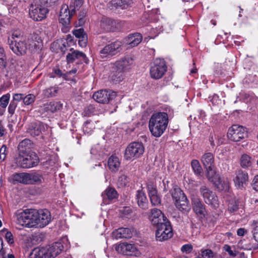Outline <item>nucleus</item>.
<instances>
[{
	"instance_id": "47",
	"label": "nucleus",
	"mask_w": 258,
	"mask_h": 258,
	"mask_svg": "<svg viewBox=\"0 0 258 258\" xmlns=\"http://www.w3.org/2000/svg\"><path fill=\"white\" fill-rule=\"evenodd\" d=\"M128 182L127 177L124 174L121 175L118 179V184L120 187L125 186Z\"/></svg>"
},
{
	"instance_id": "2",
	"label": "nucleus",
	"mask_w": 258,
	"mask_h": 258,
	"mask_svg": "<svg viewBox=\"0 0 258 258\" xmlns=\"http://www.w3.org/2000/svg\"><path fill=\"white\" fill-rule=\"evenodd\" d=\"M168 124L167 113L159 112L153 113L149 121V128L151 134L158 138L162 135Z\"/></svg>"
},
{
	"instance_id": "57",
	"label": "nucleus",
	"mask_w": 258,
	"mask_h": 258,
	"mask_svg": "<svg viewBox=\"0 0 258 258\" xmlns=\"http://www.w3.org/2000/svg\"><path fill=\"white\" fill-rule=\"evenodd\" d=\"M5 237L9 244H12L14 243V237L12 233L11 232L7 231L6 233L5 234Z\"/></svg>"
},
{
	"instance_id": "46",
	"label": "nucleus",
	"mask_w": 258,
	"mask_h": 258,
	"mask_svg": "<svg viewBox=\"0 0 258 258\" xmlns=\"http://www.w3.org/2000/svg\"><path fill=\"white\" fill-rule=\"evenodd\" d=\"M87 14V11L85 9L81 10L78 15L79 25L80 26L83 25L85 23L84 18Z\"/></svg>"
},
{
	"instance_id": "36",
	"label": "nucleus",
	"mask_w": 258,
	"mask_h": 258,
	"mask_svg": "<svg viewBox=\"0 0 258 258\" xmlns=\"http://www.w3.org/2000/svg\"><path fill=\"white\" fill-rule=\"evenodd\" d=\"M132 2L130 0H112L111 5L115 8H121L122 9L127 8L131 6Z\"/></svg>"
},
{
	"instance_id": "55",
	"label": "nucleus",
	"mask_w": 258,
	"mask_h": 258,
	"mask_svg": "<svg viewBox=\"0 0 258 258\" xmlns=\"http://www.w3.org/2000/svg\"><path fill=\"white\" fill-rule=\"evenodd\" d=\"M57 0H39V3L43 6L48 7L51 6Z\"/></svg>"
},
{
	"instance_id": "29",
	"label": "nucleus",
	"mask_w": 258,
	"mask_h": 258,
	"mask_svg": "<svg viewBox=\"0 0 258 258\" xmlns=\"http://www.w3.org/2000/svg\"><path fill=\"white\" fill-rule=\"evenodd\" d=\"M192 208L196 214L198 215H204L206 209L204 205L198 198H194L192 200Z\"/></svg>"
},
{
	"instance_id": "5",
	"label": "nucleus",
	"mask_w": 258,
	"mask_h": 258,
	"mask_svg": "<svg viewBox=\"0 0 258 258\" xmlns=\"http://www.w3.org/2000/svg\"><path fill=\"white\" fill-rule=\"evenodd\" d=\"M35 209H26L19 212L16 215L17 223L27 228L35 227Z\"/></svg>"
},
{
	"instance_id": "7",
	"label": "nucleus",
	"mask_w": 258,
	"mask_h": 258,
	"mask_svg": "<svg viewBox=\"0 0 258 258\" xmlns=\"http://www.w3.org/2000/svg\"><path fill=\"white\" fill-rule=\"evenodd\" d=\"M122 43L119 41L111 42L100 48L98 51L99 57L104 60H107L116 55L121 50Z\"/></svg>"
},
{
	"instance_id": "52",
	"label": "nucleus",
	"mask_w": 258,
	"mask_h": 258,
	"mask_svg": "<svg viewBox=\"0 0 258 258\" xmlns=\"http://www.w3.org/2000/svg\"><path fill=\"white\" fill-rule=\"evenodd\" d=\"M193 246L191 244H186L182 246L181 251L183 253L188 254L191 252Z\"/></svg>"
},
{
	"instance_id": "13",
	"label": "nucleus",
	"mask_w": 258,
	"mask_h": 258,
	"mask_svg": "<svg viewBox=\"0 0 258 258\" xmlns=\"http://www.w3.org/2000/svg\"><path fill=\"white\" fill-rule=\"evenodd\" d=\"M200 192L205 202L214 208L219 206V200L215 193L211 190L206 185H202L200 188Z\"/></svg>"
},
{
	"instance_id": "25",
	"label": "nucleus",
	"mask_w": 258,
	"mask_h": 258,
	"mask_svg": "<svg viewBox=\"0 0 258 258\" xmlns=\"http://www.w3.org/2000/svg\"><path fill=\"white\" fill-rule=\"evenodd\" d=\"M136 197L138 206L143 210H147L148 208L149 203L145 193L142 190H138L137 191Z\"/></svg>"
},
{
	"instance_id": "40",
	"label": "nucleus",
	"mask_w": 258,
	"mask_h": 258,
	"mask_svg": "<svg viewBox=\"0 0 258 258\" xmlns=\"http://www.w3.org/2000/svg\"><path fill=\"white\" fill-rule=\"evenodd\" d=\"M30 184H35L41 182L42 175L37 173H29Z\"/></svg>"
},
{
	"instance_id": "21",
	"label": "nucleus",
	"mask_w": 258,
	"mask_h": 258,
	"mask_svg": "<svg viewBox=\"0 0 258 258\" xmlns=\"http://www.w3.org/2000/svg\"><path fill=\"white\" fill-rule=\"evenodd\" d=\"M135 234L133 228H119L112 232V236L116 239L130 238Z\"/></svg>"
},
{
	"instance_id": "15",
	"label": "nucleus",
	"mask_w": 258,
	"mask_h": 258,
	"mask_svg": "<svg viewBox=\"0 0 258 258\" xmlns=\"http://www.w3.org/2000/svg\"><path fill=\"white\" fill-rule=\"evenodd\" d=\"M8 43L11 49L17 55H23L26 53L28 45L25 40L9 39Z\"/></svg>"
},
{
	"instance_id": "12",
	"label": "nucleus",
	"mask_w": 258,
	"mask_h": 258,
	"mask_svg": "<svg viewBox=\"0 0 258 258\" xmlns=\"http://www.w3.org/2000/svg\"><path fill=\"white\" fill-rule=\"evenodd\" d=\"M49 11L48 8L43 6L40 3L31 4L29 7V15L34 20L40 21L45 19Z\"/></svg>"
},
{
	"instance_id": "39",
	"label": "nucleus",
	"mask_w": 258,
	"mask_h": 258,
	"mask_svg": "<svg viewBox=\"0 0 258 258\" xmlns=\"http://www.w3.org/2000/svg\"><path fill=\"white\" fill-rule=\"evenodd\" d=\"M191 166L195 173L197 175H200L202 171V168L199 161L195 159L192 160L191 162Z\"/></svg>"
},
{
	"instance_id": "64",
	"label": "nucleus",
	"mask_w": 258,
	"mask_h": 258,
	"mask_svg": "<svg viewBox=\"0 0 258 258\" xmlns=\"http://www.w3.org/2000/svg\"><path fill=\"white\" fill-rule=\"evenodd\" d=\"M217 141H216V146H219L221 144H222L224 142V138L222 137H219L218 136L217 137Z\"/></svg>"
},
{
	"instance_id": "38",
	"label": "nucleus",
	"mask_w": 258,
	"mask_h": 258,
	"mask_svg": "<svg viewBox=\"0 0 258 258\" xmlns=\"http://www.w3.org/2000/svg\"><path fill=\"white\" fill-rule=\"evenodd\" d=\"M240 164L243 168H248L251 167L252 165L251 157L247 154H243L240 159Z\"/></svg>"
},
{
	"instance_id": "6",
	"label": "nucleus",
	"mask_w": 258,
	"mask_h": 258,
	"mask_svg": "<svg viewBox=\"0 0 258 258\" xmlns=\"http://www.w3.org/2000/svg\"><path fill=\"white\" fill-rule=\"evenodd\" d=\"M170 193L176 207L181 211L187 212L189 210L188 201L186 196L181 189L175 185Z\"/></svg>"
},
{
	"instance_id": "19",
	"label": "nucleus",
	"mask_w": 258,
	"mask_h": 258,
	"mask_svg": "<svg viewBox=\"0 0 258 258\" xmlns=\"http://www.w3.org/2000/svg\"><path fill=\"white\" fill-rule=\"evenodd\" d=\"M47 126L40 121L31 122L27 128V133L32 136H38L45 131Z\"/></svg>"
},
{
	"instance_id": "34",
	"label": "nucleus",
	"mask_w": 258,
	"mask_h": 258,
	"mask_svg": "<svg viewBox=\"0 0 258 258\" xmlns=\"http://www.w3.org/2000/svg\"><path fill=\"white\" fill-rule=\"evenodd\" d=\"M205 169L206 170V176L208 180L214 184L218 179L220 176L214 169V167Z\"/></svg>"
},
{
	"instance_id": "33",
	"label": "nucleus",
	"mask_w": 258,
	"mask_h": 258,
	"mask_svg": "<svg viewBox=\"0 0 258 258\" xmlns=\"http://www.w3.org/2000/svg\"><path fill=\"white\" fill-rule=\"evenodd\" d=\"M219 190L227 191L229 189V182L227 178L219 177L213 184Z\"/></svg>"
},
{
	"instance_id": "9",
	"label": "nucleus",
	"mask_w": 258,
	"mask_h": 258,
	"mask_svg": "<svg viewBox=\"0 0 258 258\" xmlns=\"http://www.w3.org/2000/svg\"><path fill=\"white\" fill-rule=\"evenodd\" d=\"M167 66L163 59L156 58L151 63L150 68V76L154 79L161 78L167 71Z\"/></svg>"
},
{
	"instance_id": "49",
	"label": "nucleus",
	"mask_w": 258,
	"mask_h": 258,
	"mask_svg": "<svg viewBox=\"0 0 258 258\" xmlns=\"http://www.w3.org/2000/svg\"><path fill=\"white\" fill-rule=\"evenodd\" d=\"M150 200L151 204L154 206H158L161 204V199L158 195L150 198Z\"/></svg>"
},
{
	"instance_id": "23",
	"label": "nucleus",
	"mask_w": 258,
	"mask_h": 258,
	"mask_svg": "<svg viewBox=\"0 0 258 258\" xmlns=\"http://www.w3.org/2000/svg\"><path fill=\"white\" fill-rule=\"evenodd\" d=\"M235 185L239 188H241L246 185L248 182V175L247 172L239 170L236 173V177L234 179Z\"/></svg>"
},
{
	"instance_id": "48",
	"label": "nucleus",
	"mask_w": 258,
	"mask_h": 258,
	"mask_svg": "<svg viewBox=\"0 0 258 258\" xmlns=\"http://www.w3.org/2000/svg\"><path fill=\"white\" fill-rule=\"evenodd\" d=\"M94 111V108L92 105H89L86 107L84 111L82 112V116L83 117L89 116L92 114Z\"/></svg>"
},
{
	"instance_id": "18",
	"label": "nucleus",
	"mask_w": 258,
	"mask_h": 258,
	"mask_svg": "<svg viewBox=\"0 0 258 258\" xmlns=\"http://www.w3.org/2000/svg\"><path fill=\"white\" fill-rule=\"evenodd\" d=\"M116 250L125 255L137 256L139 253L136 246L133 244L122 243L115 248Z\"/></svg>"
},
{
	"instance_id": "22",
	"label": "nucleus",
	"mask_w": 258,
	"mask_h": 258,
	"mask_svg": "<svg viewBox=\"0 0 258 258\" xmlns=\"http://www.w3.org/2000/svg\"><path fill=\"white\" fill-rule=\"evenodd\" d=\"M71 52L69 53L66 56L67 61L68 63H72L76 59H80L81 61L88 63L89 59L86 55L83 52L77 50H74L73 48H70Z\"/></svg>"
},
{
	"instance_id": "8",
	"label": "nucleus",
	"mask_w": 258,
	"mask_h": 258,
	"mask_svg": "<svg viewBox=\"0 0 258 258\" xmlns=\"http://www.w3.org/2000/svg\"><path fill=\"white\" fill-rule=\"evenodd\" d=\"M145 148L141 142H133L126 148L124 158L126 160H134L139 158L144 152Z\"/></svg>"
},
{
	"instance_id": "24",
	"label": "nucleus",
	"mask_w": 258,
	"mask_h": 258,
	"mask_svg": "<svg viewBox=\"0 0 258 258\" xmlns=\"http://www.w3.org/2000/svg\"><path fill=\"white\" fill-rule=\"evenodd\" d=\"M62 104L60 102H50L41 106L43 112H54L61 109Z\"/></svg>"
},
{
	"instance_id": "1",
	"label": "nucleus",
	"mask_w": 258,
	"mask_h": 258,
	"mask_svg": "<svg viewBox=\"0 0 258 258\" xmlns=\"http://www.w3.org/2000/svg\"><path fill=\"white\" fill-rule=\"evenodd\" d=\"M83 0H71L70 7L66 4L61 6L59 17V21L61 24L62 31L63 32L69 31L70 28L71 19L83 5Z\"/></svg>"
},
{
	"instance_id": "59",
	"label": "nucleus",
	"mask_w": 258,
	"mask_h": 258,
	"mask_svg": "<svg viewBox=\"0 0 258 258\" xmlns=\"http://www.w3.org/2000/svg\"><path fill=\"white\" fill-rule=\"evenodd\" d=\"M23 98H24V94H15L14 95H13V99L12 100V101H15V102H17L23 100Z\"/></svg>"
},
{
	"instance_id": "31",
	"label": "nucleus",
	"mask_w": 258,
	"mask_h": 258,
	"mask_svg": "<svg viewBox=\"0 0 258 258\" xmlns=\"http://www.w3.org/2000/svg\"><path fill=\"white\" fill-rule=\"evenodd\" d=\"M142 36L140 33L130 35L127 39L126 43L130 47H133L138 45L142 41Z\"/></svg>"
},
{
	"instance_id": "63",
	"label": "nucleus",
	"mask_w": 258,
	"mask_h": 258,
	"mask_svg": "<svg viewBox=\"0 0 258 258\" xmlns=\"http://www.w3.org/2000/svg\"><path fill=\"white\" fill-rule=\"evenodd\" d=\"M253 188L258 191V174L256 175L253 179Z\"/></svg>"
},
{
	"instance_id": "16",
	"label": "nucleus",
	"mask_w": 258,
	"mask_h": 258,
	"mask_svg": "<svg viewBox=\"0 0 258 258\" xmlns=\"http://www.w3.org/2000/svg\"><path fill=\"white\" fill-rule=\"evenodd\" d=\"M35 215V227L36 228L44 227L48 225L50 221V213L46 209L36 210Z\"/></svg>"
},
{
	"instance_id": "32",
	"label": "nucleus",
	"mask_w": 258,
	"mask_h": 258,
	"mask_svg": "<svg viewBox=\"0 0 258 258\" xmlns=\"http://www.w3.org/2000/svg\"><path fill=\"white\" fill-rule=\"evenodd\" d=\"M13 179L15 181L23 184H30L29 173L22 172L19 173H15L13 176Z\"/></svg>"
},
{
	"instance_id": "11",
	"label": "nucleus",
	"mask_w": 258,
	"mask_h": 258,
	"mask_svg": "<svg viewBox=\"0 0 258 258\" xmlns=\"http://www.w3.org/2000/svg\"><path fill=\"white\" fill-rule=\"evenodd\" d=\"M156 227L157 228L156 237L157 240L162 241L172 237V229L168 220Z\"/></svg>"
},
{
	"instance_id": "60",
	"label": "nucleus",
	"mask_w": 258,
	"mask_h": 258,
	"mask_svg": "<svg viewBox=\"0 0 258 258\" xmlns=\"http://www.w3.org/2000/svg\"><path fill=\"white\" fill-rule=\"evenodd\" d=\"M87 36L83 37L82 38L79 39V40H78L79 45L82 47L86 46V45L87 44Z\"/></svg>"
},
{
	"instance_id": "20",
	"label": "nucleus",
	"mask_w": 258,
	"mask_h": 258,
	"mask_svg": "<svg viewBox=\"0 0 258 258\" xmlns=\"http://www.w3.org/2000/svg\"><path fill=\"white\" fill-rule=\"evenodd\" d=\"M150 213V219L153 225L155 226L167 221L166 217L159 209L154 208L151 210Z\"/></svg>"
},
{
	"instance_id": "30",
	"label": "nucleus",
	"mask_w": 258,
	"mask_h": 258,
	"mask_svg": "<svg viewBox=\"0 0 258 258\" xmlns=\"http://www.w3.org/2000/svg\"><path fill=\"white\" fill-rule=\"evenodd\" d=\"M33 147V143L29 139H24L21 141L18 145V149L19 153L25 152H31L29 150Z\"/></svg>"
},
{
	"instance_id": "62",
	"label": "nucleus",
	"mask_w": 258,
	"mask_h": 258,
	"mask_svg": "<svg viewBox=\"0 0 258 258\" xmlns=\"http://www.w3.org/2000/svg\"><path fill=\"white\" fill-rule=\"evenodd\" d=\"M253 237L255 240L258 242V226H255L252 231Z\"/></svg>"
},
{
	"instance_id": "14",
	"label": "nucleus",
	"mask_w": 258,
	"mask_h": 258,
	"mask_svg": "<svg viewBox=\"0 0 258 258\" xmlns=\"http://www.w3.org/2000/svg\"><path fill=\"white\" fill-rule=\"evenodd\" d=\"M134 63L133 59L130 57H124L116 60L112 64V69L116 72L120 73L129 70Z\"/></svg>"
},
{
	"instance_id": "53",
	"label": "nucleus",
	"mask_w": 258,
	"mask_h": 258,
	"mask_svg": "<svg viewBox=\"0 0 258 258\" xmlns=\"http://www.w3.org/2000/svg\"><path fill=\"white\" fill-rule=\"evenodd\" d=\"M7 153V146L3 145L0 149V159L2 161H4L6 159Z\"/></svg>"
},
{
	"instance_id": "50",
	"label": "nucleus",
	"mask_w": 258,
	"mask_h": 258,
	"mask_svg": "<svg viewBox=\"0 0 258 258\" xmlns=\"http://www.w3.org/2000/svg\"><path fill=\"white\" fill-rule=\"evenodd\" d=\"M18 103L15 101H11L8 107V112L11 115H13L15 112V110L17 107Z\"/></svg>"
},
{
	"instance_id": "43",
	"label": "nucleus",
	"mask_w": 258,
	"mask_h": 258,
	"mask_svg": "<svg viewBox=\"0 0 258 258\" xmlns=\"http://www.w3.org/2000/svg\"><path fill=\"white\" fill-rule=\"evenodd\" d=\"M10 98V95L9 93L3 95L0 98V106L2 108H6Z\"/></svg>"
},
{
	"instance_id": "41",
	"label": "nucleus",
	"mask_w": 258,
	"mask_h": 258,
	"mask_svg": "<svg viewBox=\"0 0 258 258\" xmlns=\"http://www.w3.org/2000/svg\"><path fill=\"white\" fill-rule=\"evenodd\" d=\"M94 128V125L93 123H91V121L87 120L84 123L83 130L85 134H90Z\"/></svg>"
},
{
	"instance_id": "27",
	"label": "nucleus",
	"mask_w": 258,
	"mask_h": 258,
	"mask_svg": "<svg viewBox=\"0 0 258 258\" xmlns=\"http://www.w3.org/2000/svg\"><path fill=\"white\" fill-rule=\"evenodd\" d=\"M242 202L239 199L233 198L229 200L227 210L229 212L232 213L237 212L239 209L242 208Z\"/></svg>"
},
{
	"instance_id": "37",
	"label": "nucleus",
	"mask_w": 258,
	"mask_h": 258,
	"mask_svg": "<svg viewBox=\"0 0 258 258\" xmlns=\"http://www.w3.org/2000/svg\"><path fill=\"white\" fill-rule=\"evenodd\" d=\"M59 87L57 86H52L44 89L43 94L46 97H53L57 95Z\"/></svg>"
},
{
	"instance_id": "56",
	"label": "nucleus",
	"mask_w": 258,
	"mask_h": 258,
	"mask_svg": "<svg viewBox=\"0 0 258 258\" xmlns=\"http://www.w3.org/2000/svg\"><path fill=\"white\" fill-rule=\"evenodd\" d=\"M201 253L203 257L207 258H213L214 257V253L211 249H207L202 250Z\"/></svg>"
},
{
	"instance_id": "26",
	"label": "nucleus",
	"mask_w": 258,
	"mask_h": 258,
	"mask_svg": "<svg viewBox=\"0 0 258 258\" xmlns=\"http://www.w3.org/2000/svg\"><path fill=\"white\" fill-rule=\"evenodd\" d=\"M120 160L116 156L112 155L108 159L107 167L113 173L117 172L120 167Z\"/></svg>"
},
{
	"instance_id": "45",
	"label": "nucleus",
	"mask_w": 258,
	"mask_h": 258,
	"mask_svg": "<svg viewBox=\"0 0 258 258\" xmlns=\"http://www.w3.org/2000/svg\"><path fill=\"white\" fill-rule=\"evenodd\" d=\"M19 4V1H15L13 3H10V7L8 8L10 13L15 14L18 11V4Z\"/></svg>"
},
{
	"instance_id": "28",
	"label": "nucleus",
	"mask_w": 258,
	"mask_h": 258,
	"mask_svg": "<svg viewBox=\"0 0 258 258\" xmlns=\"http://www.w3.org/2000/svg\"><path fill=\"white\" fill-rule=\"evenodd\" d=\"M201 160L205 169L214 166V157L210 152L206 153L203 155Z\"/></svg>"
},
{
	"instance_id": "44",
	"label": "nucleus",
	"mask_w": 258,
	"mask_h": 258,
	"mask_svg": "<svg viewBox=\"0 0 258 258\" xmlns=\"http://www.w3.org/2000/svg\"><path fill=\"white\" fill-rule=\"evenodd\" d=\"M35 100V96L32 94H29L24 96L23 102L26 105H29L33 103Z\"/></svg>"
},
{
	"instance_id": "3",
	"label": "nucleus",
	"mask_w": 258,
	"mask_h": 258,
	"mask_svg": "<svg viewBox=\"0 0 258 258\" xmlns=\"http://www.w3.org/2000/svg\"><path fill=\"white\" fill-rule=\"evenodd\" d=\"M60 242H55L48 247L35 248L30 254V258H55L62 250Z\"/></svg>"
},
{
	"instance_id": "42",
	"label": "nucleus",
	"mask_w": 258,
	"mask_h": 258,
	"mask_svg": "<svg viewBox=\"0 0 258 258\" xmlns=\"http://www.w3.org/2000/svg\"><path fill=\"white\" fill-rule=\"evenodd\" d=\"M112 21L108 18H103L100 22V26L105 31H108L110 29V26Z\"/></svg>"
},
{
	"instance_id": "58",
	"label": "nucleus",
	"mask_w": 258,
	"mask_h": 258,
	"mask_svg": "<svg viewBox=\"0 0 258 258\" xmlns=\"http://www.w3.org/2000/svg\"><path fill=\"white\" fill-rule=\"evenodd\" d=\"M148 192L157 189L156 184L152 181H149L147 183Z\"/></svg>"
},
{
	"instance_id": "4",
	"label": "nucleus",
	"mask_w": 258,
	"mask_h": 258,
	"mask_svg": "<svg viewBox=\"0 0 258 258\" xmlns=\"http://www.w3.org/2000/svg\"><path fill=\"white\" fill-rule=\"evenodd\" d=\"M14 160L17 165L23 168L35 167L39 163L38 156L33 152L18 153Z\"/></svg>"
},
{
	"instance_id": "10",
	"label": "nucleus",
	"mask_w": 258,
	"mask_h": 258,
	"mask_svg": "<svg viewBox=\"0 0 258 258\" xmlns=\"http://www.w3.org/2000/svg\"><path fill=\"white\" fill-rule=\"evenodd\" d=\"M247 137V131L243 126L234 124L228 130L227 137L233 142H239Z\"/></svg>"
},
{
	"instance_id": "54",
	"label": "nucleus",
	"mask_w": 258,
	"mask_h": 258,
	"mask_svg": "<svg viewBox=\"0 0 258 258\" xmlns=\"http://www.w3.org/2000/svg\"><path fill=\"white\" fill-rule=\"evenodd\" d=\"M73 34L79 39L82 38L83 37L86 36L84 30L82 28L74 30Z\"/></svg>"
},
{
	"instance_id": "35",
	"label": "nucleus",
	"mask_w": 258,
	"mask_h": 258,
	"mask_svg": "<svg viewBox=\"0 0 258 258\" xmlns=\"http://www.w3.org/2000/svg\"><path fill=\"white\" fill-rule=\"evenodd\" d=\"M104 200H112L117 197V191L114 188L108 187L102 194Z\"/></svg>"
},
{
	"instance_id": "61",
	"label": "nucleus",
	"mask_w": 258,
	"mask_h": 258,
	"mask_svg": "<svg viewBox=\"0 0 258 258\" xmlns=\"http://www.w3.org/2000/svg\"><path fill=\"white\" fill-rule=\"evenodd\" d=\"M21 36V33L18 31H15L13 33L11 38H9L8 41L10 40H19L20 37Z\"/></svg>"
},
{
	"instance_id": "51",
	"label": "nucleus",
	"mask_w": 258,
	"mask_h": 258,
	"mask_svg": "<svg viewBox=\"0 0 258 258\" xmlns=\"http://www.w3.org/2000/svg\"><path fill=\"white\" fill-rule=\"evenodd\" d=\"M35 38L36 40L34 41V44H33V46H34V48L35 50H40L42 47V39L40 38V37H38V38L35 37Z\"/></svg>"
},
{
	"instance_id": "17",
	"label": "nucleus",
	"mask_w": 258,
	"mask_h": 258,
	"mask_svg": "<svg viewBox=\"0 0 258 258\" xmlns=\"http://www.w3.org/2000/svg\"><path fill=\"white\" fill-rule=\"evenodd\" d=\"M115 97V92L103 90L96 92L93 95V98L96 102L100 103H108Z\"/></svg>"
}]
</instances>
